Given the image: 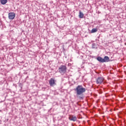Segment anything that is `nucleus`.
<instances>
[{
  "mask_svg": "<svg viewBox=\"0 0 126 126\" xmlns=\"http://www.w3.org/2000/svg\"><path fill=\"white\" fill-rule=\"evenodd\" d=\"M75 91L76 92L77 96H80L83 95V93H85L86 92V89L83 88L82 85H78L75 89Z\"/></svg>",
  "mask_w": 126,
  "mask_h": 126,
  "instance_id": "f257e3e1",
  "label": "nucleus"
},
{
  "mask_svg": "<svg viewBox=\"0 0 126 126\" xmlns=\"http://www.w3.org/2000/svg\"><path fill=\"white\" fill-rule=\"evenodd\" d=\"M66 66L62 65L59 67V72L61 74H64L66 72Z\"/></svg>",
  "mask_w": 126,
  "mask_h": 126,
  "instance_id": "f03ea898",
  "label": "nucleus"
},
{
  "mask_svg": "<svg viewBox=\"0 0 126 126\" xmlns=\"http://www.w3.org/2000/svg\"><path fill=\"white\" fill-rule=\"evenodd\" d=\"M104 79L103 77H99L96 79V84H102L103 83Z\"/></svg>",
  "mask_w": 126,
  "mask_h": 126,
  "instance_id": "7ed1b4c3",
  "label": "nucleus"
},
{
  "mask_svg": "<svg viewBox=\"0 0 126 126\" xmlns=\"http://www.w3.org/2000/svg\"><path fill=\"white\" fill-rule=\"evenodd\" d=\"M15 18V13L14 12H10L8 13V18L11 20L14 19Z\"/></svg>",
  "mask_w": 126,
  "mask_h": 126,
  "instance_id": "20e7f679",
  "label": "nucleus"
},
{
  "mask_svg": "<svg viewBox=\"0 0 126 126\" xmlns=\"http://www.w3.org/2000/svg\"><path fill=\"white\" fill-rule=\"evenodd\" d=\"M49 84L50 86L53 87L55 84H56V81L55 80V79L54 78H51L49 80Z\"/></svg>",
  "mask_w": 126,
  "mask_h": 126,
  "instance_id": "39448f33",
  "label": "nucleus"
},
{
  "mask_svg": "<svg viewBox=\"0 0 126 126\" xmlns=\"http://www.w3.org/2000/svg\"><path fill=\"white\" fill-rule=\"evenodd\" d=\"M69 120H70V121H73V122H75L77 120V118L76 116H71L69 117Z\"/></svg>",
  "mask_w": 126,
  "mask_h": 126,
  "instance_id": "423d86ee",
  "label": "nucleus"
},
{
  "mask_svg": "<svg viewBox=\"0 0 126 126\" xmlns=\"http://www.w3.org/2000/svg\"><path fill=\"white\" fill-rule=\"evenodd\" d=\"M103 60L104 63H108V62H110V58L108 56H105Z\"/></svg>",
  "mask_w": 126,
  "mask_h": 126,
  "instance_id": "0eeeda50",
  "label": "nucleus"
},
{
  "mask_svg": "<svg viewBox=\"0 0 126 126\" xmlns=\"http://www.w3.org/2000/svg\"><path fill=\"white\" fill-rule=\"evenodd\" d=\"M97 60L99 62V63H104V59L102 58L101 57H97Z\"/></svg>",
  "mask_w": 126,
  "mask_h": 126,
  "instance_id": "6e6552de",
  "label": "nucleus"
},
{
  "mask_svg": "<svg viewBox=\"0 0 126 126\" xmlns=\"http://www.w3.org/2000/svg\"><path fill=\"white\" fill-rule=\"evenodd\" d=\"M79 18H83L84 17V14L81 11H79Z\"/></svg>",
  "mask_w": 126,
  "mask_h": 126,
  "instance_id": "1a4fd4ad",
  "label": "nucleus"
},
{
  "mask_svg": "<svg viewBox=\"0 0 126 126\" xmlns=\"http://www.w3.org/2000/svg\"><path fill=\"white\" fill-rule=\"evenodd\" d=\"M1 4H5L7 2V0H0Z\"/></svg>",
  "mask_w": 126,
  "mask_h": 126,
  "instance_id": "9d476101",
  "label": "nucleus"
},
{
  "mask_svg": "<svg viewBox=\"0 0 126 126\" xmlns=\"http://www.w3.org/2000/svg\"><path fill=\"white\" fill-rule=\"evenodd\" d=\"M98 31V30L97 29H93L92 30V33H95V32H97Z\"/></svg>",
  "mask_w": 126,
  "mask_h": 126,
  "instance_id": "9b49d317",
  "label": "nucleus"
}]
</instances>
